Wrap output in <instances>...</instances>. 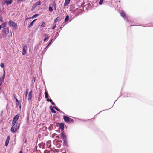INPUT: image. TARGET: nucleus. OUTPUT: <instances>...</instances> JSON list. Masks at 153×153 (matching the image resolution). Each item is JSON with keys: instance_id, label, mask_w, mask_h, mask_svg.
Listing matches in <instances>:
<instances>
[{"instance_id": "nucleus-1", "label": "nucleus", "mask_w": 153, "mask_h": 153, "mask_svg": "<svg viewBox=\"0 0 153 153\" xmlns=\"http://www.w3.org/2000/svg\"><path fill=\"white\" fill-rule=\"evenodd\" d=\"M12 126L11 131L12 133H14L19 129V126L18 125L17 123H12Z\"/></svg>"}, {"instance_id": "nucleus-2", "label": "nucleus", "mask_w": 153, "mask_h": 153, "mask_svg": "<svg viewBox=\"0 0 153 153\" xmlns=\"http://www.w3.org/2000/svg\"><path fill=\"white\" fill-rule=\"evenodd\" d=\"M10 26L12 27L14 30H16L17 29V24L12 21H10L8 22Z\"/></svg>"}, {"instance_id": "nucleus-3", "label": "nucleus", "mask_w": 153, "mask_h": 153, "mask_svg": "<svg viewBox=\"0 0 153 153\" xmlns=\"http://www.w3.org/2000/svg\"><path fill=\"white\" fill-rule=\"evenodd\" d=\"M32 91H30L28 93V90H27V91L25 93V96L27 97V100H30L32 98Z\"/></svg>"}, {"instance_id": "nucleus-4", "label": "nucleus", "mask_w": 153, "mask_h": 153, "mask_svg": "<svg viewBox=\"0 0 153 153\" xmlns=\"http://www.w3.org/2000/svg\"><path fill=\"white\" fill-rule=\"evenodd\" d=\"M19 117V115L18 114L16 115L13 118L12 123H17L16 121L18 119Z\"/></svg>"}, {"instance_id": "nucleus-5", "label": "nucleus", "mask_w": 153, "mask_h": 153, "mask_svg": "<svg viewBox=\"0 0 153 153\" xmlns=\"http://www.w3.org/2000/svg\"><path fill=\"white\" fill-rule=\"evenodd\" d=\"M23 48L22 54L24 55L26 53V50L27 49V47L25 45H23Z\"/></svg>"}, {"instance_id": "nucleus-6", "label": "nucleus", "mask_w": 153, "mask_h": 153, "mask_svg": "<svg viewBox=\"0 0 153 153\" xmlns=\"http://www.w3.org/2000/svg\"><path fill=\"white\" fill-rule=\"evenodd\" d=\"M59 127L62 130H63L64 129V124L62 123H59Z\"/></svg>"}, {"instance_id": "nucleus-7", "label": "nucleus", "mask_w": 153, "mask_h": 153, "mask_svg": "<svg viewBox=\"0 0 153 153\" xmlns=\"http://www.w3.org/2000/svg\"><path fill=\"white\" fill-rule=\"evenodd\" d=\"M5 77L3 76L0 77V86L2 84L3 82L4 81Z\"/></svg>"}, {"instance_id": "nucleus-8", "label": "nucleus", "mask_w": 153, "mask_h": 153, "mask_svg": "<svg viewBox=\"0 0 153 153\" xmlns=\"http://www.w3.org/2000/svg\"><path fill=\"white\" fill-rule=\"evenodd\" d=\"M120 14L121 15L122 17L123 18H126V15L125 14V12L122 11L120 13Z\"/></svg>"}, {"instance_id": "nucleus-9", "label": "nucleus", "mask_w": 153, "mask_h": 153, "mask_svg": "<svg viewBox=\"0 0 153 153\" xmlns=\"http://www.w3.org/2000/svg\"><path fill=\"white\" fill-rule=\"evenodd\" d=\"M9 140H10V137H7V138L6 140V142H5V143L6 146H7L8 145L9 143Z\"/></svg>"}, {"instance_id": "nucleus-10", "label": "nucleus", "mask_w": 153, "mask_h": 153, "mask_svg": "<svg viewBox=\"0 0 153 153\" xmlns=\"http://www.w3.org/2000/svg\"><path fill=\"white\" fill-rule=\"evenodd\" d=\"M45 97L46 98H47V101H49V99L48 98V93L45 91Z\"/></svg>"}, {"instance_id": "nucleus-11", "label": "nucleus", "mask_w": 153, "mask_h": 153, "mask_svg": "<svg viewBox=\"0 0 153 153\" xmlns=\"http://www.w3.org/2000/svg\"><path fill=\"white\" fill-rule=\"evenodd\" d=\"M5 3L7 4V5H9L11 4V3L12 2V0H6L5 1Z\"/></svg>"}, {"instance_id": "nucleus-12", "label": "nucleus", "mask_w": 153, "mask_h": 153, "mask_svg": "<svg viewBox=\"0 0 153 153\" xmlns=\"http://www.w3.org/2000/svg\"><path fill=\"white\" fill-rule=\"evenodd\" d=\"M36 20V19H35L34 20H33V21H32L31 23H30V24L29 25L28 27H29L30 28V27H31L33 25V23Z\"/></svg>"}, {"instance_id": "nucleus-13", "label": "nucleus", "mask_w": 153, "mask_h": 153, "mask_svg": "<svg viewBox=\"0 0 153 153\" xmlns=\"http://www.w3.org/2000/svg\"><path fill=\"white\" fill-rule=\"evenodd\" d=\"M73 119L68 117V122H73Z\"/></svg>"}, {"instance_id": "nucleus-14", "label": "nucleus", "mask_w": 153, "mask_h": 153, "mask_svg": "<svg viewBox=\"0 0 153 153\" xmlns=\"http://www.w3.org/2000/svg\"><path fill=\"white\" fill-rule=\"evenodd\" d=\"M6 25H7V24H6V22H4V23H3L1 25V27H2L3 28H4V27H6Z\"/></svg>"}, {"instance_id": "nucleus-15", "label": "nucleus", "mask_w": 153, "mask_h": 153, "mask_svg": "<svg viewBox=\"0 0 153 153\" xmlns=\"http://www.w3.org/2000/svg\"><path fill=\"white\" fill-rule=\"evenodd\" d=\"M46 25V23L45 22H43L41 25V26L42 27H45Z\"/></svg>"}, {"instance_id": "nucleus-16", "label": "nucleus", "mask_w": 153, "mask_h": 153, "mask_svg": "<svg viewBox=\"0 0 153 153\" xmlns=\"http://www.w3.org/2000/svg\"><path fill=\"white\" fill-rule=\"evenodd\" d=\"M104 0H100L99 2V4L100 5H102V4Z\"/></svg>"}, {"instance_id": "nucleus-17", "label": "nucleus", "mask_w": 153, "mask_h": 153, "mask_svg": "<svg viewBox=\"0 0 153 153\" xmlns=\"http://www.w3.org/2000/svg\"><path fill=\"white\" fill-rule=\"evenodd\" d=\"M48 38L49 37H48V35H45V37L44 39V41H45V40H46L47 39H48Z\"/></svg>"}, {"instance_id": "nucleus-18", "label": "nucleus", "mask_w": 153, "mask_h": 153, "mask_svg": "<svg viewBox=\"0 0 153 153\" xmlns=\"http://www.w3.org/2000/svg\"><path fill=\"white\" fill-rule=\"evenodd\" d=\"M59 19V17H57L54 20V22L56 23L57 21H58Z\"/></svg>"}, {"instance_id": "nucleus-19", "label": "nucleus", "mask_w": 153, "mask_h": 153, "mask_svg": "<svg viewBox=\"0 0 153 153\" xmlns=\"http://www.w3.org/2000/svg\"><path fill=\"white\" fill-rule=\"evenodd\" d=\"M15 100L16 101V104L18 105H19V100L16 98H15Z\"/></svg>"}, {"instance_id": "nucleus-20", "label": "nucleus", "mask_w": 153, "mask_h": 153, "mask_svg": "<svg viewBox=\"0 0 153 153\" xmlns=\"http://www.w3.org/2000/svg\"><path fill=\"white\" fill-rule=\"evenodd\" d=\"M51 111L53 113H56V112H55V111L53 108H51Z\"/></svg>"}, {"instance_id": "nucleus-21", "label": "nucleus", "mask_w": 153, "mask_h": 153, "mask_svg": "<svg viewBox=\"0 0 153 153\" xmlns=\"http://www.w3.org/2000/svg\"><path fill=\"white\" fill-rule=\"evenodd\" d=\"M49 10L51 12H52L53 11L52 8L50 6L49 7Z\"/></svg>"}, {"instance_id": "nucleus-22", "label": "nucleus", "mask_w": 153, "mask_h": 153, "mask_svg": "<svg viewBox=\"0 0 153 153\" xmlns=\"http://www.w3.org/2000/svg\"><path fill=\"white\" fill-rule=\"evenodd\" d=\"M62 137L63 139L65 141V140H66V137H65V136H64V135L63 134H62Z\"/></svg>"}, {"instance_id": "nucleus-23", "label": "nucleus", "mask_w": 153, "mask_h": 153, "mask_svg": "<svg viewBox=\"0 0 153 153\" xmlns=\"http://www.w3.org/2000/svg\"><path fill=\"white\" fill-rule=\"evenodd\" d=\"M38 16V14H35L34 15H33L32 17V18H35L37 17Z\"/></svg>"}, {"instance_id": "nucleus-24", "label": "nucleus", "mask_w": 153, "mask_h": 153, "mask_svg": "<svg viewBox=\"0 0 153 153\" xmlns=\"http://www.w3.org/2000/svg\"><path fill=\"white\" fill-rule=\"evenodd\" d=\"M0 66L2 68H3L4 67V65L3 63H1L0 64Z\"/></svg>"}, {"instance_id": "nucleus-25", "label": "nucleus", "mask_w": 153, "mask_h": 153, "mask_svg": "<svg viewBox=\"0 0 153 153\" xmlns=\"http://www.w3.org/2000/svg\"><path fill=\"white\" fill-rule=\"evenodd\" d=\"M3 76H5V70H4V68L3 69Z\"/></svg>"}, {"instance_id": "nucleus-26", "label": "nucleus", "mask_w": 153, "mask_h": 153, "mask_svg": "<svg viewBox=\"0 0 153 153\" xmlns=\"http://www.w3.org/2000/svg\"><path fill=\"white\" fill-rule=\"evenodd\" d=\"M64 119L65 121H67V117L64 116Z\"/></svg>"}, {"instance_id": "nucleus-27", "label": "nucleus", "mask_w": 153, "mask_h": 153, "mask_svg": "<svg viewBox=\"0 0 153 153\" xmlns=\"http://www.w3.org/2000/svg\"><path fill=\"white\" fill-rule=\"evenodd\" d=\"M19 2H24L25 1V0H17Z\"/></svg>"}, {"instance_id": "nucleus-28", "label": "nucleus", "mask_w": 153, "mask_h": 153, "mask_svg": "<svg viewBox=\"0 0 153 153\" xmlns=\"http://www.w3.org/2000/svg\"><path fill=\"white\" fill-rule=\"evenodd\" d=\"M67 0H65V3H64V5H65V6H66L67 5V3L66 2V1Z\"/></svg>"}, {"instance_id": "nucleus-29", "label": "nucleus", "mask_w": 153, "mask_h": 153, "mask_svg": "<svg viewBox=\"0 0 153 153\" xmlns=\"http://www.w3.org/2000/svg\"><path fill=\"white\" fill-rule=\"evenodd\" d=\"M55 27H56V26H55H55H53V27H52V29H55Z\"/></svg>"}, {"instance_id": "nucleus-30", "label": "nucleus", "mask_w": 153, "mask_h": 153, "mask_svg": "<svg viewBox=\"0 0 153 153\" xmlns=\"http://www.w3.org/2000/svg\"><path fill=\"white\" fill-rule=\"evenodd\" d=\"M70 0H68V4L69 3Z\"/></svg>"}, {"instance_id": "nucleus-31", "label": "nucleus", "mask_w": 153, "mask_h": 153, "mask_svg": "<svg viewBox=\"0 0 153 153\" xmlns=\"http://www.w3.org/2000/svg\"><path fill=\"white\" fill-rule=\"evenodd\" d=\"M67 20V16H66L65 19V21H66Z\"/></svg>"}, {"instance_id": "nucleus-32", "label": "nucleus", "mask_w": 153, "mask_h": 153, "mask_svg": "<svg viewBox=\"0 0 153 153\" xmlns=\"http://www.w3.org/2000/svg\"><path fill=\"white\" fill-rule=\"evenodd\" d=\"M51 103L53 105H55V103L53 102H51Z\"/></svg>"}, {"instance_id": "nucleus-33", "label": "nucleus", "mask_w": 153, "mask_h": 153, "mask_svg": "<svg viewBox=\"0 0 153 153\" xmlns=\"http://www.w3.org/2000/svg\"><path fill=\"white\" fill-rule=\"evenodd\" d=\"M23 152L22 151H20L19 153H23Z\"/></svg>"}, {"instance_id": "nucleus-34", "label": "nucleus", "mask_w": 153, "mask_h": 153, "mask_svg": "<svg viewBox=\"0 0 153 153\" xmlns=\"http://www.w3.org/2000/svg\"><path fill=\"white\" fill-rule=\"evenodd\" d=\"M53 108H55V109H56V110H58V109L55 107L54 106L53 107Z\"/></svg>"}, {"instance_id": "nucleus-35", "label": "nucleus", "mask_w": 153, "mask_h": 153, "mask_svg": "<svg viewBox=\"0 0 153 153\" xmlns=\"http://www.w3.org/2000/svg\"><path fill=\"white\" fill-rule=\"evenodd\" d=\"M1 25H0V30H1Z\"/></svg>"}, {"instance_id": "nucleus-36", "label": "nucleus", "mask_w": 153, "mask_h": 153, "mask_svg": "<svg viewBox=\"0 0 153 153\" xmlns=\"http://www.w3.org/2000/svg\"><path fill=\"white\" fill-rule=\"evenodd\" d=\"M49 101L50 102H52V100H51L50 99V100H49Z\"/></svg>"}, {"instance_id": "nucleus-37", "label": "nucleus", "mask_w": 153, "mask_h": 153, "mask_svg": "<svg viewBox=\"0 0 153 153\" xmlns=\"http://www.w3.org/2000/svg\"><path fill=\"white\" fill-rule=\"evenodd\" d=\"M40 2H38V5H40Z\"/></svg>"}, {"instance_id": "nucleus-38", "label": "nucleus", "mask_w": 153, "mask_h": 153, "mask_svg": "<svg viewBox=\"0 0 153 153\" xmlns=\"http://www.w3.org/2000/svg\"><path fill=\"white\" fill-rule=\"evenodd\" d=\"M67 17H68V19H69V16H68V15Z\"/></svg>"}, {"instance_id": "nucleus-39", "label": "nucleus", "mask_w": 153, "mask_h": 153, "mask_svg": "<svg viewBox=\"0 0 153 153\" xmlns=\"http://www.w3.org/2000/svg\"><path fill=\"white\" fill-rule=\"evenodd\" d=\"M111 1H112V0H111Z\"/></svg>"}]
</instances>
